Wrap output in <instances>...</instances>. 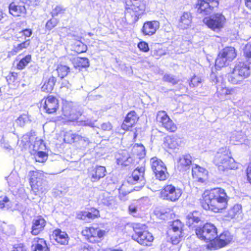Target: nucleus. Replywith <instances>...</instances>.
Masks as SVG:
<instances>
[{
    "instance_id": "1",
    "label": "nucleus",
    "mask_w": 251,
    "mask_h": 251,
    "mask_svg": "<svg viewBox=\"0 0 251 251\" xmlns=\"http://www.w3.org/2000/svg\"><path fill=\"white\" fill-rule=\"evenodd\" d=\"M229 197L226 191L221 187L205 190L200 199L201 207L206 211L221 213L227 209Z\"/></svg>"
},
{
    "instance_id": "2",
    "label": "nucleus",
    "mask_w": 251,
    "mask_h": 251,
    "mask_svg": "<svg viewBox=\"0 0 251 251\" xmlns=\"http://www.w3.org/2000/svg\"><path fill=\"white\" fill-rule=\"evenodd\" d=\"M243 55L245 61L237 62L233 68L227 74L228 81L232 84H238L251 75V42H248L243 49Z\"/></svg>"
},
{
    "instance_id": "3",
    "label": "nucleus",
    "mask_w": 251,
    "mask_h": 251,
    "mask_svg": "<svg viewBox=\"0 0 251 251\" xmlns=\"http://www.w3.org/2000/svg\"><path fill=\"white\" fill-rule=\"evenodd\" d=\"M28 180L30 187V193L39 197L48 191V181L45 173L41 170H31L28 172Z\"/></svg>"
},
{
    "instance_id": "4",
    "label": "nucleus",
    "mask_w": 251,
    "mask_h": 251,
    "mask_svg": "<svg viewBox=\"0 0 251 251\" xmlns=\"http://www.w3.org/2000/svg\"><path fill=\"white\" fill-rule=\"evenodd\" d=\"M130 227L133 233L131 235V239L143 247H151L152 245L154 237L152 233L147 229L145 224L139 223H132Z\"/></svg>"
},
{
    "instance_id": "5",
    "label": "nucleus",
    "mask_w": 251,
    "mask_h": 251,
    "mask_svg": "<svg viewBox=\"0 0 251 251\" xmlns=\"http://www.w3.org/2000/svg\"><path fill=\"white\" fill-rule=\"evenodd\" d=\"M213 162L219 171H226L237 168V164L232 157L229 149L226 147H222L218 151Z\"/></svg>"
},
{
    "instance_id": "6",
    "label": "nucleus",
    "mask_w": 251,
    "mask_h": 251,
    "mask_svg": "<svg viewBox=\"0 0 251 251\" xmlns=\"http://www.w3.org/2000/svg\"><path fill=\"white\" fill-rule=\"evenodd\" d=\"M144 175L145 168L144 167L137 168L134 169L132 172L131 176L128 177L127 181L124 182L121 186L119 189L120 193L123 195H126L132 192V188L126 189L127 185L129 184H139V185L134 188L135 190L138 191L142 188L146 184Z\"/></svg>"
},
{
    "instance_id": "7",
    "label": "nucleus",
    "mask_w": 251,
    "mask_h": 251,
    "mask_svg": "<svg viewBox=\"0 0 251 251\" xmlns=\"http://www.w3.org/2000/svg\"><path fill=\"white\" fill-rule=\"evenodd\" d=\"M124 8L129 13L132 23H136L147 13V4L144 0H124Z\"/></svg>"
},
{
    "instance_id": "8",
    "label": "nucleus",
    "mask_w": 251,
    "mask_h": 251,
    "mask_svg": "<svg viewBox=\"0 0 251 251\" xmlns=\"http://www.w3.org/2000/svg\"><path fill=\"white\" fill-rule=\"evenodd\" d=\"M107 231L98 226L84 227L81 231L83 239L88 243L99 245L107 235Z\"/></svg>"
},
{
    "instance_id": "9",
    "label": "nucleus",
    "mask_w": 251,
    "mask_h": 251,
    "mask_svg": "<svg viewBox=\"0 0 251 251\" xmlns=\"http://www.w3.org/2000/svg\"><path fill=\"white\" fill-rule=\"evenodd\" d=\"M25 2L28 6L35 7L39 5L40 0H26L25 2L13 0L8 5L9 13L14 17H25L27 14Z\"/></svg>"
},
{
    "instance_id": "10",
    "label": "nucleus",
    "mask_w": 251,
    "mask_h": 251,
    "mask_svg": "<svg viewBox=\"0 0 251 251\" xmlns=\"http://www.w3.org/2000/svg\"><path fill=\"white\" fill-rule=\"evenodd\" d=\"M195 233L197 237L206 243V248L217 235V228L216 226L210 223H205L202 226L196 228Z\"/></svg>"
},
{
    "instance_id": "11",
    "label": "nucleus",
    "mask_w": 251,
    "mask_h": 251,
    "mask_svg": "<svg viewBox=\"0 0 251 251\" xmlns=\"http://www.w3.org/2000/svg\"><path fill=\"white\" fill-rule=\"evenodd\" d=\"M182 194V189L173 184H166L159 190L160 199L172 202L177 201Z\"/></svg>"
},
{
    "instance_id": "12",
    "label": "nucleus",
    "mask_w": 251,
    "mask_h": 251,
    "mask_svg": "<svg viewBox=\"0 0 251 251\" xmlns=\"http://www.w3.org/2000/svg\"><path fill=\"white\" fill-rule=\"evenodd\" d=\"M237 56V51L232 47H226L218 54L215 60V66L221 68L225 67L227 63L232 61Z\"/></svg>"
},
{
    "instance_id": "13",
    "label": "nucleus",
    "mask_w": 251,
    "mask_h": 251,
    "mask_svg": "<svg viewBox=\"0 0 251 251\" xmlns=\"http://www.w3.org/2000/svg\"><path fill=\"white\" fill-rule=\"evenodd\" d=\"M233 241V236L228 231L222 232L219 235H217L211 241L208 245V250L215 251L223 248Z\"/></svg>"
},
{
    "instance_id": "14",
    "label": "nucleus",
    "mask_w": 251,
    "mask_h": 251,
    "mask_svg": "<svg viewBox=\"0 0 251 251\" xmlns=\"http://www.w3.org/2000/svg\"><path fill=\"white\" fill-rule=\"evenodd\" d=\"M40 106L45 113L49 115L56 114L60 108L59 100L55 96L48 95L41 100Z\"/></svg>"
},
{
    "instance_id": "15",
    "label": "nucleus",
    "mask_w": 251,
    "mask_h": 251,
    "mask_svg": "<svg viewBox=\"0 0 251 251\" xmlns=\"http://www.w3.org/2000/svg\"><path fill=\"white\" fill-rule=\"evenodd\" d=\"M150 163L156 179L162 181L167 180L169 174L165 163L160 159L156 157L151 159Z\"/></svg>"
},
{
    "instance_id": "16",
    "label": "nucleus",
    "mask_w": 251,
    "mask_h": 251,
    "mask_svg": "<svg viewBox=\"0 0 251 251\" xmlns=\"http://www.w3.org/2000/svg\"><path fill=\"white\" fill-rule=\"evenodd\" d=\"M220 0H197L194 7L197 13L203 16L208 15L218 8Z\"/></svg>"
},
{
    "instance_id": "17",
    "label": "nucleus",
    "mask_w": 251,
    "mask_h": 251,
    "mask_svg": "<svg viewBox=\"0 0 251 251\" xmlns=\"http://www.w3.org/2000/svg\"><path fill=\"white\" fill-rule=\"evenodd\" d=\"M61 112V117L64 123L76 121L81 116L80 112L74 108L72 103L68 101L62 102Z\"/></svg>"
},
{
    "instance_id": "18",
    "label": "nucleus",
    "mask_w": 251,
    "mask_h": 251,
    "mask_svg": "<svg viewBox=\"0 0 251 251\" xmlns=\"http://www.w3.org/2000/svg\"><path fill=\"white\" fill-rule=\"evenodd\" d=\"M226 19L222 13H216L206 18L205 24L214 31H219L224 28Z\"/></svg>"
},
{
    "instance_id": "19",
    "label": "nucleus",
    "mask_w": 251,
    "mask_h": 251,
    "mask_svg": "<svg viewBox=\"0 0 251 251\" xmlns=\"http://www.w3.org/2000/svg\"><path fill=\"white\" fill-rule=\"evenodd\" d=\"M155 120L160 126L169 132H175L177 129L176 124L164 110H160L157 112Z\"/></svg>"
},
{
    "instance_id": "20",
    "label": "nucleus",
    "mask_w": 251,
    "mask_h": 251,
    "mask_svg": "<svg viewBox=\"0 0 251 251\" xmlns=\"http://www.w3.org/2000/svg\"><path fill=\"white\" fill-rule=\"evenodd\" d=\"M171 231H170V239L174 245L178 244L182 237L183 224L179 220H176L172 222Z\"/></svg>"
},
{
    "instance_id": "21",
    "label": "nucleus",
    "mask_w": 251,
    "mask_h": 251,
    "mask_svg": "<svg viewBox=\"0 0 251 251\" xmlns=\"http://www.w3.org/2000/svg\"><path fill=\"white\" fill-rule=\"evenodd\" d=\"M100 217V210L94 207L87 208L86 211H80L76 215V218L81 221H93Z\"/></svg>"
},
{
    "instance_id": "22",
    "label": "nucleus",
    "mask_w": 251,
    "mask_h": 251,
    "mask_svg": "<svg viewBox=\"0 0 251 251\" xmlns=\"http://www.w3.org/2000/svg\"><path fill=\"white\" fill-rule=\"evenodd\" d=\"M159 27L160 23L157 20L146 21L141 28V32L144 36L150 37L155 34Z\"/></svg>"
},
{
    "instance_id": "23",
    "label": "nucleus",
    "mask_w": 251,
    "mask_h": 251,
    "mask_svg": "<svg viewBox=\"0 0 251 251\" xmlns=\"http://www.w3.org/2000/svg\"><path fill=\"white\" fill-rule=\"evenodd\" d=\"M106 173L105 167L97 165L92 167L88 170V177L92 182L98 181L101 178L104 177Z\"/></svg>"
},
{
    "instance_id": "24",
    "label": "nucleus",
    "mask_w": 251,
    "mask_h": 251,
    "mask_svg": "<svg viewBox=\"0 0 251 251\" xmlns=\"http://www.w3.org/2000/svg\"><path fill=\"white\" fill-rule=\"evenodd\" d=\"M181 143V139L177 135H167L163 139L164 147L167 150L179 149Z\"/></svg>"
},
{
    "instance_id": "25",
    "label": "nucleus",
    "mask_w": 251,
    "mask_h": 251,
    "mask_svg": "<svg viewBox=\"0 0 251 251\" xmlns=\"http://www.w3.org/2000/svg\"><path fill=\"white\" fill-rule=\"evenodd\" d=\"M139 117L134 110H131L126 115L121 125V128L125 130H129L138 123Z\"/></svg>"
},
{
    "instance_id": "26",
    "label": "nucleus",
    "mask_w": 251,
    "mask_h": 251,
    "mask_svg": "<svg viewBox=\"0 0 251 251\" xmlns=\"http://www.w3.org/2000/svg\"><path fill=\"white\" fill-rule=\"evenodd\" d=\"M46 225L47 222L42 216L34 217L32 221L31 234L34 236L40 234L44 230Z\"/></svg>"
},
{
    "instance_id": "27",
    "label": "nucleus",
    "mask_w": 251,
    "mask_h": 251,
    "mask_svg": "<svg viewBox=\"0 0 251 251\" xmlns=\"http://www.w3.org/2000/svg\"><path fill=\"white\" fill-rule=\"evenodd\" d=\"M64 142L67 144H83L88 141V139L81 135L73 133L71 130L67 131L64 135Z\"/></svg>"
},
{
    "instance_id": "28",
    "label": "nucleus",
    "mask_w": 251,
    "mask_h": 251,
    "mask_svg": "<svg viewBox=\"0 0 251 251\" xmlns=\"http://www.w3.org/2000/svg\"><path fill=\"white\" fill-rule=\"evenodd\" d=\"M208 174L207 170L197 164H195L192 169V177L198 182H205L207 179Z\"/></svg>"
},
{
    "instance_id": "29",
    "label": "nucleus",
    "mask_w": 251,
    "mask_h": 251,
    "mask_svg": "<svg viewBox=\"0 0 251 251\" xmlns=\"http://www.w3.org/2000/svg\"><path fill=\"white\" fill-rule=\"evenodd\" d=\"M52 237L58 244L66 245L68 243L69 237L67 233L61 229L57 228L52 231Z\"/></svg>"
},
{
    "instance_id": "30",
    "label": "nucleus",
    "mask_w": 251,
    "mask_h": 251,
    "mask_svg": "<svg viewBox=\"0 0 251 251\" xmlns=\"http://www.w3.org/2000/svg\"><path fill=\"white\" fill-rule=\"evenodd\" d=\"M117 164L121 167H131L134 165V162L132 157L130 156L126 151H123L117 158Z\"/></svg>"
},
{
    "instance_id": "31",
    "label": "nucleus",
    "mask_w": 251,
    "mask_h": 251,
    "mask_svg": "<svg viewBox=\"0 0 251 251\" xmlns=\"http://www.w3.org/2000/svg\"><path fill=\"white\" fill-rule=\"evenodd\" d=\"M56 82V78L52 75L49 76L43 77L42 79V91L46 93H50L53 90Z\"/></svg>"
},
{
    "instance_id": "32",
    "label": "nucleus",
    "mask_w": 251,
    "mask_h": 251,
    "mask_svg": "<svg viewBox=\"0 0 251 251\" xmlns=\"http://www.w3.org/2000/svg\"><path fill=\"white\" fill-rule=\"evenodd\" d=\"M192 14L191 12H183L178 22V26L180 29H186L191 26L192 23Z\"/></svg>"
},
{
    "instance_id": "33",
    "label": "nucleus",
    "mask_w": 251,
    "mask_h": 251,
    "mask_svg": "<svg viewBox=\"0 0 251 251\" xmlns=\"http://www.w3.org/2000/svg\"><path fill=\"white\" fill-rule=\"evenodd\" d=\"M33 251H50L47 241L43 238L35 237L32 241Z\"/></svg>"
},
{
    "instance_id": "34",
    "label": "nucleus",
    "mask_w": 251,
    "mask_h": 251,
    "mask_svg": "<svg viewBox=\"0 0 251 251\" xmlns=\"http://www.w3.org/2000/svg\"><path fill=\"white\" fill-rule=\"evenodd\" d=\"M242 207L240 204H235L227 211L226 217L228 220L237 219L242 217Z\"/></svg>"
},
{
    "instance_id": "35",
    "label": "nucleus",
    "mask_w": 251,
    "mask_h": 251,
    "mask_svg": "<svg viewBox=\"0 0 251 251\" xmlns=\"http://www.w3.org/2000/svg\"><path fill=\"white\" fill-rule=\"evenodd\" d=\"M72 63L75 69L81 71L89 66V61L88 58L85 57H77L73 59Z\"/></svg>"
},
{
    "instance_id": "36",
    "label": "nucleus",
    "mask_w": 251,
    "mask_h": 251,
    "mask_svg": "<svg viewBox=\"0 0 251 251\" xmlns=\"http://www.w3.org/2000/svg\"><path fill=\"white\" fill-rule=\"evenodd\" d=\"M191 163V157L189 155H185L179 159L177 168L179 171H185L189 168Z\"/></svg>"
},
{
    "instance_id": "37",
    "label": "nucleus",
    "mask_w": 251,
    "mask_h": 251,
    "mask_svg": "<svg viewBox=\"0 0 251 251\" xmlns=\"http://www.w3.org/2000/svg\"><path fill=\"white\" fill-rule=\"evenodd\" d=\"M131 153L133 156L139 159L143 158L146 154L145 148L141 144H135L132 147Z\"/></svg>"
},
{
    "instance_id": "38",
    "label": "nucleus",
    "mask_w": 251,
    "mask_h": 251,
    "mask_svg": "<svg viewBox=\"0 0 251 251\" xmlns=\"http://www.w3.org/2000/svg\"><path fill=\"white\" fill-rule=\"evenodd\" d=\"M165 54V50L159 44L155 45L151 51V56L156 59H159Z\"/></svg>"
},
{
    "instance_id": "39",
    "label": "nucleus",
    "mask_w": 251,
    "mask_h": 251,
    "mask_svg": "<svg viewBox=\"0 0 251 251\" xmlns=\"http://www.w3.org/2000/svg\"><path fill=\"white\" fill-rule=\"evenodd\" d=\"M31 55L27 54L17 61L15 68L18 70H24L31 62Z\"/></svg>"
},
{
    "instance_id": "40",
    "label": "nucleus",
    "mask_w": 251,
    "mask_h": 251,
    "mask_svg": "<svg viewBox=\"0 0 251 251\" xmlns=\"http://www.w3.org/2000/svg\"><path fill=\"white\" fill-rule=\"evenodd\" d=\"M197 214V212H194L187 216L186 224L188 227H193L195 224H198L201 221V218Z\"/></svg>"
},
{
    "instance_id": "41",
    "label": "nucleus",
    "mask_w": 251,
    "mask_h": 251,
    "mask_svg": "<svg viewBox=\"0 0 251 251\" xmlns=\"http://www.w3.org/2000/svg\"><path fill=\"white\" fill-rule=\"evenodd\" d=\"M18 73L14 72H10L5 77L6 80L9 85L16 86L19 84L20 81L18 77Z\"/></svg>"
},
{
    "instance_id": "42",
    "label": "nucleus",
    "mask_w": 251,
    "mask_h": 251,
    "mask_svg": "<svg viewBox=\"0 0 251 251\" xmlns=\"http://www.w3.org/2000/svg\"><path fill=\"white\" fill-rule=\"evenodd\" d=\"M30 40L27 39L13 47L11 52L12 55H16L24 49H27L30 46Z\"/></svg>"
},
{
    "instance_id": "43",
    "label": "nucleus",
    "mask_w": 251,
    "mask_h": 251,
    "mask_svg": "<svg viewBox=\"0 0 251 251\" xmlns=\"http://www.w3.org/2000/svg\"><path fill=\"white\" fill-rule=\"evenodd\" d=\"M56 70L57 72L58 76L61 78H63L66 76L70 72V68L66 65L59 64Z\"/></svg>"
},
{
    "instance_id": "44",
    "label": "nucleus",
    "mask_w": 251,
    "mask_h": 251,
    "mask_svg": "<svg viewBox=\"0 0 251 251\" xmlns=\"http://www.w3.org/2000/svg\"><path fill=\"white\" fill-rule=\"evenodd\" d=\"M202 82L201 77L194 74L188 80V84L191 88L197 87Z\"/></svg>"
},
{
    "instance_id": "45",
    "label": "nucleus",
    "mask_w": 251,
    "mask_h": 251,
    "mask_svg": "<svg viewBox=\"0 0 251 251\" xmlns=\"http://www.w3.org/2000/svg\"><path fill=\"white\" fill-rule=\"evenodd\" d=\"M59 23V20L55 17H51L45 24V30L50 31L55 28Z\"/></svg>"
},
{
    "instance_id": "46",
    "label": "nucleus",
    "mask_w": 251,
    "mask_h": 251,
    "mask_svg": "<svg viewBox=\"0 0 251 251\" xmlns=\"http://www.w3.org/2000/svg\"><path fill=\"white\" fill-rule=\"evenodd\" d=\"M74 50L77 53L85 52L87 50V46L81 41H77L74 45Z\"/></svg>"
},
{
    "instance_id": "47",
    "label": "nucleus",
    "mask_w": 251,
    "mask_h": 251,
    "mask_svg": "<svg viewBox=\"0 0 251 251\" xmlns=\"http://www.w3.org/2000/svg\"><path fill=\"white\" fill-rule=\"evenodd\" d=\"M35 161L39 163L45 162L48 158V154L45 151H37L35 155Z\"/></svg>"
},
{
    "instance_id": "48",
    "label": "nucleus",
    "mask_w": 251,
    "mask_h": 251,
    "mask_svg": "<svg viewBox=\"0 0 251 251\" xmlns=\"http://www.w3.org/2000/svg\"><path fill=\"white\" fill-rule=\"evenodd\" d=\"M101 201L103 205L109 206L114 203V199L113 196H110L108 194H104L102 195V198L101 199Z\"/></svg>"
},
{
    "instance_id": "49",
    "label": "nucleus",
    "mask_w": 251,
    "mask_h": 251,
    "mask_svg": "<svg viewBox=\"0 0 251 251\" xmlns=\"http://www.w3.org/2000/svg\"><path fill=\"white\" fill-rule=\"evenodd\" d=\"M162 79L163 81L171 83L174 85L178 83V80L175 77V76L170 74H165L163 76Z\"/></svg>"
},
{
    "instance_id": "50",
    "label": "nucleus",
    "mask_w": 251,
    "mask_h": 251,
    "mask_svg": "<svg viewBox=\"0 0 251 251\" xmlns=\"http://www.w3.org/2000/svg\"><path fill=\"white\" fill-rule=\"evenodd\" d=\"M100 245L86 244L81 248L80 251H99Z\"/></svg>"
},
{
    "instance_id": "51",
    "label": "nucleus",
    "mask_w": 251,
    "mask_h": 251,
    "mask_svg": "<svg viewBox=\"0 0 251 251\" xmlns=\"http://www.w3.org/2000/svg\"><path fill=\"white\" fill-rule=\"evenodd\" d=\"M65 9L60 5H57L54 7L51 12V17H55L59 14L64 13Z\"/></svg>"
},
{
    "instance_id": "52",
    "label": "nucleus",
    "mask_w": 251,
    "mask_h": 251,
    "mask_svg": "<svg viewBox=\"0 0 251 251\" xmlns=\"http://www.w3.org/2000/svg\"><path fill=\"white\" fill-rule=\"evenodd\" d=\"M137 47L141 51L147 52L149 51L150 48L148 44L145 41H140L138 43Z\"/></svg>"
},
{
    "instance_id": "53",
    "label": "nucleus",
    "mask_w": 251,
    "mask_h": 251,
    "mask_svg": "<svg viewBox=\"0 0 251 251\" xmlns=\"http://www.w3.org/2000/svg\"><path fill=\"white\" fill-rule=\"evenodd\" d=\"M234 92V90L233 88H229L228 87H222L220 91L219 92V94L221 96H228V95H232L233 94Z\"/></svg>"
},
{
    "instance_id": "54",
    "label": "nucleus",
    "mask_w": 251,
    "mask_h": 251,
    "mask_svg": "<svg viewBox=\"0 0 251 251\" xmlns=\"http://www.w3.org/2000/svg\"><path fill=\"white\" fill-rule=\"evenodd\" d=\"M247 182L251 185V164H248L245 170Z\"/></svg>"
},
{
    "instance_id": "55",
    "label": "nucleus",
    "mask_w": 251,
    "mask_h": 251,
    "mask_svg": "<svg viewBox=\"0 0 251 251\" xmlns=\"http://www.w3.org/2000/svg\"><path fill=\"white\" fill-rule=\"evenodd\" d=\"M28 118V116L27 114H23L18 118L17 121L21 126H23L25 125Z\"/></svg>"
},
{
    "instance_id": "56",
    "label": "nucleus",
    "mask_w": 251,
    "mask_h": 251,
    "mask_svg": "<svg viewBox=\"0 0 251 251\" xmlns=\"http://www.w3.org/2000/svg\"><path fill=\"white\" fill-rule=\"evenodd\" d=\"M100 128L103 131H110L112 129V126L110 122H106L102 124Z\"/></svg>"
},
{
    "instance_id": "57",
    "label": "nucleus",
    "mask_w": 251,
    "mask_h": 251,
    "mask_svg": "<svg viewBox=\"0 0 251 251\" xmlns=\"http://www.w3.org/2000/svg\"><path fill=\"white\" fill-rule=\"evenodd\" d=\"M20 33L22 34V35L24 36L25 38H26L31 36L32 34V31L30 28H25L21 30Z\"/></svg>"
},
{
    "instance_id": "58",
    "label": "nucleus",
    "mask_w": 251,
    "mask_h": 251,
    "mask_svg": "<svg viewBox=\"0 0 251 251\" xmlns=\"http://www.w3.org/2000/svg\"><path fill=\"white\" fill-rule=\"evenodd\" d=\"M11 251H26L24 246L22 244H18L13 246Z\"/></svg>"
},
{
    "instance_id": "59",
    "label": "nucleus",
    "mask_w": 251,
    "mask_h": 251,
    "mask_svg": "<svg viewBox=\"0 0 251 251\" xmlns=\"http://www.w3.org/2000/svg\"><path fill=\"white\" fill-rule=\"evenodd\" d=\"M128 213L130 215H133L137 211V208L133 204L129 205L128 207Z\"/></svg>"
},
{
    "instance_id": "60",
    "label": "nucleus",
    "mask_w": 251,
    "mask_h": 251,
    "mask_svg": "<svg viewBox=\"0 0 251 251\" xmlns=\"http://www.w3.org/2000/svg\"><path fill=\"white\" fill-rule=\"evenodd\" d=\"M8 201L6 197L1 198L0 197V208H2L5 206V203Z\"/></svg>"
},
{
    "instance_id": "61",
    "label": "nucleus",
    "mask_w": 251,
    "mask_h": 251,
    "mask_svg": "<svg viewBox=\"0 0 251 251\" xmlns=\"http://www.w3.org/2000/svg\"><path fill=\"white\" fill-rule=\"evenodd\" d=\"M6 17L5 12L0 8V23Z\"/></svg>"
},
{
    "instance_id": "62",
    "label": "nucleus",
    "mask_w": 251,
    "mask_h": 251,
    "mask_svg": "<svg viewBox=\"0 0 251 251\" xmlns=\"http://www.w3.org/2000/svg\"><path fill=\"white\" fill-rule=\"evenodd\" d=\"M245 1V5L246 8L249 10L251 11V0H244Z\"/></svg>"
},
{
    "instance_id": "63",
    "label": "nucleus",
    "mask_w": 251,
    "mask_h": 251,
    "mask_svg": "<svg viewBox=\"0 0 251 251\" xmlns=\"http://www.w3.org/2000/svg\"><path fill=\"white\" fill-rule=\"evenodd\" d=\"M103 251H123L121 249H114L113 248H106Z\"/></svg>"
},
{
    "instance_id": "64",
    "label": "nucleus",
    "mask_w": 251,
    "mask_h": 251,
    "mask_svg": "<svg viewBox=\"0 0 251 251\" xmlns=\"http://www.w3.org/2000/svg\"><path fill=\"white\" fill-rule=\"evenodd\" d=\"M2 87H0V96H2V92L1 90Z\"/></svg>"
}]
</instances>
